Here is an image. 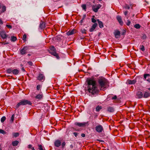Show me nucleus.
<instances>
[{
  "mask_svg": "<svg viewBox=\"0 0 150 150\" xmlns=\"http://www.w3.org/2000/svg\"><path fill=\"white\" fill-rule=\"evenodd\" d=\"M86 81L87 83L88 91L89 92L94 94H97L99 91L96 86V82L93 79H87Z\"/></svg>",
  "mask_w": 150,
  "mask_h": 150,
  "instance_id": "f257e3e1",
  "label": "nucleus"
},
{
  "mask_svg": "<svg viewBox=\"0 0 150 150\" xmlns=\"http://www.w3.org/2000/svg\"><path fill=\"white\" fill-rule=\"evenodd\" d=\"M99 86L100 90L104 91L109 86V83L108 80L104 78L99 79L98 81Z\"/></svg>",
  "mask_w": 150,
  "mask_h": 150,
  "instance_id": "f03ea898",
  "label": "nucleus"
},
{
  "mask_svg": "<svg viewBox=\"0 0 150 150\" xmlns=\"http://www.w3.org/2000/svg\"><path fill=\"white\" fill-rule=\"evenodd\" d=\"M49 49L50 50H48V51L51 55L55 56L58 59H59L58 54L56 52V49L54 46H51Z\"/></svg>",
  "mask_w": 150,
  "mask_h": 150,
  "instance_id": "7ed1b4c3",
  "label": "nucleus"
},
{
  "mask_svg": "<svg viewBox=\"0 0 150 150\" xmlns=\"http://www.w3.org/2000/svg\"><path fill=\"white\" fill-rule=\"evenodd\" d=\"M32 104V103L30 101L27 100H22L18 103L16 106L15 109L18 108L21 105H25L27 104L31 105Z\"/></svg>",
  "mask_w": 150,
  "mask_h": 150,
  "instance_id": "20e7f679",
  "label": "nucleus"
},
{
  "mask_svg": "<svg viewBox=\"0 0 150 150\" xmlns=\"http://www.w3.org/2000/svg\"><path fill=\"white\" fill-rule=\"evenodd\" d=\"M101 7V5L100 4L97 5H93L92 6V9L93 11L97 12L98 10Z\"/></svg>",
  "mask_w": 150,
  "mask_h": 150,
  "instance_id": "39448f33",
  "label": "nucleus"
},
{
  "mask_svg": "<svg viewBox=\"0 0 150 150\" xmlns=\"http://www.w3.org/2000/svg\"><path fill=\"white\" fill-rule=\"evenodd\" d=\"M95 129L96 132L99 133L101 132L103 129L102 126L101 125H99L97 126Z\"/></svg>",
  "mask_w": 150,
  "mask_h": 150,
  "instance_id": "423d86ee",
  "label": "nucleus"
},
{
  "mask_svg": "<svg viewBox=\"0 0 150 150\" xmlns=\"http://www.w3.org/2000/svg\"><path fill=\"white\" fill-rule=\"evenodd\" d=\"M37 79L39 81H43L45 79V76L42 74H40L37 77Z\"/></svg>",
  "mask_w": 150,
  "mask_h": 150,
  "instance_id": "0eeeda50",
  "label": "nucleus"
},
{
  "mask_svg": "<svg viewBox=\"0 0 150 150\" xmlns=\"http://www.w3.org/2000/svg\"><path fill=\"white\" fill-rule=\"evenodd\" d=\"M61 144V142L60 140L57 139L54 142V145L56 147H59Z\"/></svg>",
  "mask_w": 150,
  "mask_h": 150,
  "instance_id": "6e6552de",
  "label": "nucleus"
},
{
  "mask_svg": "<svg viewBox=\"0 0 150 150\" xmlns=\"http://www.w3.org/2000/svg\"><path fill=\"white\" fill-rule=\"evenodd\" d=\"M136 98H141L143 97V93L140 91H138L136 94Z\"/></svg>",
  "mask_w": 150,
  "mask_h": 150,
  "instance_id": "1a4fd4ad",
  "label": "nucleus"
},
{
  "mask_svg": "<svg viewBox=\"0 0 150 150\" xmlns=\"http://www.w3.org/2000/svg\"><path fill=\"white\" fill-rule=\"evenodd\" d=\"M87 123L88 122H84L83 123L76 122L75 125L80 127H84L87 124Z\"/></svg>",
  "mask_w": 150,
  "mask_h": 150,
  "instance_id": "9d476101",
  "label": "nucleus"
},
{
  "mask_svg": "<svg viewBox=\"0 0 150 150\" xmlns=\"http://www.w3.org/2000/svg\"><path fill=\"white\" fill-rule=\"evenodd\" d=\"M28 48L27 47H24L20 50V52L21 54L22 55H23L25 54L26 53V51L28 50Z\"/></svg>",
  "mask_w": 150,
  "mask_h": 150,
  "instance_id": "9b49d317",
  "label": "nucleus"
},
{
  "mask_svg": "<svg viewBox=\"0 0 150 150\" xmlns=\"http://www.w3.org/2000/svg\"><path fill=\"white\" fill-rule=\"evenodd\" d=\"M76 30L75 29L70 30L67 33V34L68 35H71L75 34L76 32Z\"/></svg>",
  "mask_w": 150,
  "mask_h": 150,
  "instance_id": "f8f14e48",
  "label": "nucleus"
},
{
  "mask_svg": "<svg viewBox=\"0 0 150 150\" xmlns=\"http://www.w3.org/2000/svg\"><path fill=\"white\" fill-rule=\"evenodd\" d=\"M136 82L135 80H131L130 79H128L127 80L126 83L129 84H135Z\"/></svg>",
  "mask_w": 150,
  "mask_h": 150,
  "instance_id": "ddd939ff",
  "label": "nucleus"
},
{
  "mask_svg": "<svg viewBox=\"0 0 150 150\" xmlns=\"http://www.w3.org/2000/svg\"><path fill=\"white\" fill-rule=\"evenodd\" d=\"M114 34L116 38H118L120 36V31L116 30L115 31Z\"/></svg>",
  "mask_w": 150,
  "mask_h": 150,
  "instance_id": "4468645a",
  "label": "nucleus"
},
{
  "mask_svg": "<svg viewBox=\"0 0 150 150\" xmlns=\"http://www.w3.org/2000/svg\"><path fill=\"white\" fill-rule=\"evenodd\" d=\"M116 18L120 24L122 25L123 23L121 17L118 16H117Z\"/></svg>",
  "mask_w": 150,
  "mask_h": 150,
  "instance_id": "2eb2a0df",
  "label": "nucleus"
},
{
  "mask_svg": "<svg viewBox=\"0 0 150 150\" xmlns=\"http://www.w3.org/2000/svg\"><path fill=\"white\" fill-rule=\"evenodd\" d=\"M98 25L97 23H94L92 26L91 27L89 30V31L91 32L93 31L96 28Z\"/></svg>",
  "mask_w": 150,
  "mask_h": 150,
  "instance_id": "dca6fc26",
  "label": "nucleus"
},
{
  "mask_svg": "<svg viewBox=\"0 0 150 150\" xmlns=\"http://www.w3.org/2000/svg\"><path fill=\"white\" fill-rule=\"evenodd\" d=\"M0 35L1 37L4 39L6 38L7 37V35L4 31L1 32L0 33Z\"/></svg>",
  "mask_w": 150,
  "mask_h": 150,
  "instance_id": "f3484780",
  "label": "nucleus"
},
{
  "mask_svg": "<svg viewBox=\"0 0 150 150\" xmlns=\"http://www.w3.org/2000/svg\"><path fill=\"white\" fill-rule=\"evenodd\" d=\"M43 95L42 93L41 92L40 94L37 95L35 97V98L36 99L38 100H40L42 98Z\"/></svg>",
  "mask_w": 150,
  "mask_h": 150,
  "instance_id": "a211bd4d",
  "label": "nucleus"
},
{
  "mask_svg": "<svg viewBox=\"0 0 150 150\" xmlns=\"http://www.w3.org/2000/svg\"><path fill=\"white\" fill-rule=\"evenodd\" d=\"M150 96V93L148 92H145L144 93L143 97L144 98H147Z\"/></svg>",
  "mask_w": 150,
  "mask_h": 150,
  "instance_id": "6ab92c4d",
  "label": "nucleus"
},
{
  "mask_svg": "<svg viewBox=\"0 0 150 150\" xmlns=\"http://www.w3.org/2000/svg\"><path fill=\"white\" fill-rule=\"evenodd\" d=\"M150 76V75L149 74H145L144 75V78L145 79V80H146L147 81H150V79H149L148 78V79H147V77H149Z\"/></svg>",
  "mask_w": 150,
  "mask_h": 150,
  "instance_id": "aec40b11",
  "label": "nucleus"
},
{
  "mask_svg": "<svg viewBox=\"0 0 150 150\" xmlns=\"http://www.w3.org/2000/svg\"><path fill=\"white\" fill-rule=\"evenodd\" d=\"M97 21H98L99 27L100 28H103L104 26L103 22L100 21L99 19L97 20Z\"/></svg>",
  "mask_w": 150,
  "mask_h": 150,
  "instance_id": "412c9836",
  "label": "nucleus"
},
{
  "mask_svg": "<svg viewBox=\"0 0 150 150\" xmlns=\"http://www.w3.org/2000/svg\"><path fill=\"white\" fill-rule=\"evenodd\" d=\"M107 111L110 112H112L114 111V108L112 107H108L107 108Z\"/></svg>",
  "mask_w": 150,
  "mask_h": 150,
  "instance_id": "4be33fe9",
  "label": "nucleus"
},
{
  "mask_svg": "<svg viewBox=\"0 0 150 150\" xmlns=\"http://www.w3.org/2000/svg\"><path fill=\"white\" fill-rule=\"evenodd\" d=\"M46 27L45 24V23L42 22L40 25V27L41 29L45 28Z\"/></svg>",
  "mask_w": 150,
  "mask_h": 150,
  "instance_id": "5701e85b",
  "label": "nucleus"
},
{
  "mask_svg": "<svg viewBox=\"0 0 150 150\" xmlns=\"http://www.w3.org/2000/svg\"><path fill=\"white\" fill-rule=\"evenodd\" d=\"M102 107L101 106L98 105L96 108V110L97 112H99L102 109Z\"/></svg>",
  "mask_w": 150,
  "mask_h": 150,
  "instance_id": "b1692460",
  "label": "nucleus"
},
{
  "mask_svg": "<svg viewBox=\"0 0 150 150\" xmlns=\"http://www.w3.org/2000/svg\"><path fill=\"white\" fill-rule=\"evenodd\" d=\"M19 70L17 69H14L13 70L12 73L15 75H17L19 73Z\"/></svg>",
  "mask_w": 150,
  "mask_h": 150,
  "instance_id": "393cba45",
  "label": "nucleus"
},
{
  "mask_svg": "<svg viewBox=\"0 0 150 150\" xmlns=\"http://www.w3.org/2000/svg\"><path fill=\"white\" fill-rule=\"evenodd\" d=\"M19 143L18 141L16 140L12 142V144L13 146H17Z\"/></svg>",
  "mask_w": 150,
  "mask_h": 150,
  "instance_id": "a878e982",
  "label": "nucleus"
},
{
  "mask_svg": "<svg viewBox=\"0 0 150 150\" xmlns=\"http://www.w3.org/2000/svg\"><path fill=\"white\" fill-rule=\"evenodd\" d=\"M38 149L39 150H43L44 147L41 144H38Z\"/></svg>",
  "mask_w": 150,
  "mask_h": 150,
  "instance_id": "bb28decb",
  "label": "nucleus"
},
{
  "mask_svg": "<svg viewBox=\"0 0 150 150\" xmlns=\"http://www.w3.org/2000/svg\"><path fill=\"white\" fill-rule=\"evenodd\" d=\"M140 27L141 26L139 24H137L134 25V27L136 29H139Z\"/></svg>",
  "mask_w": 150,
  "mask_h": 150,
  "instance_id": "cd10ccee",
  "label": "nucleus"
},
{
  "mask_svg": "<svg viewBox=\"0 0 150 150\" xmlns=\"http://www.w3.org/2000/svg\"><path fill=\"white\" fill-rule=\"evenodd\" d=\"M13 70L11 68L8 69L6 71V72L8 74H10L12 72Z\"/></svg>",
  "mask_w": 150,
  "mask_h": 150,
  "instance_id": "c85d7f7f",
  "label": "nucleus"
},
{
  "mask_svg": "<svg viewBox=\"0 0 150 150\" xmlns=\"http://www.w3.org/2000/svg\"><path fill=\"white\" fill-rule=\"evenodd\" d=\"M28 147L29 149H31L32 150H35L34 147H32V145L29 144L28 145Z\"/></svg>",
  "mask_w": 150,
  "mask_h": 150,
  "instance_id": "c756f323",
  "label": "nucleus"
},
{
  "mask_svg": "<svg viewBox=\"0 0 150 150\" xmlns=\"http://www.w3.org/2000/svg\"><path fill=\"white\" fill-rule=\"evenodd\" d=\"M17 40L16 37L13 36L11 37V40L12 41H15Z\"/></svg>",
  "mask_w": 150,
  "mask_h": 150,
  "instance_id": "7c9ffc66",
  "label": "nucleus"
},
{
  "mask_svg": "<svg viewBox=\"0 0 150 150\" xmlns=\"http://www.w3.org/2000/svg\"><path fill=\"white\" fill-rule=\"evenodd\" d=\"M6 117H5V116L2 117L1 118V122L2 123L3 122L5 121V120H6Z\"/></svg>",
  "mask_w": 150,
  "mask_h": 150,
  "instance_id": "2f4dec72",
  "label": "nucleus"
},
{
  "mask_svg": "<svg viewBox=\"0 0 150 150\" xmlns=\"http://www.w3.org/2000/svg\"><path fill=\"white\" fill-rule=\"evenodd\" d=\"M81 7L83 10H85V11H86V4H83L82 5H81Z\"/></svg>",
  "mask_w": 150,
  "mask_h": 150,
  "instance_id": "473e14b6",
  "label": "nucleus"
},
{
  "mask_svg": "<svg viewBox=\"0 0 150 150\" xmlns=\"http://www.w3.org/2000/svg\"><path fill=\"white\" fill-rule=\"evenodd\" d=\"M27 38V35L26 34H24L23 36L22 39L24 41H26V39Z\"/></svg>",
  "mask_w": 150,
  "mask_h": 150,
  "instance_id": "72a5a7b5",
  "label": "nucleus"
},
{
  "mask_svg": "<svg viewBox=\"0 0 150 150\" xmlns=\"http://www.w3.org/2000/svg\"><path fill=\"white\" fill-rule=\"evenodd\" d=\"M14 115V114H13L11 117L10 121L11 122H13V121Z\"/></svg>",
  "mask_w": 150,
  "mask_h": 150,
  "instance_id": "f704fd0d",
  "label": "nucleus"
},
{
  "mask_svg": "<svg viewBox=\"0 0 150 150\" xmlns=\"http://www.w3.org/2000/svg\"><path fill=\"white\" fill-rule=\"evenodd\" d=\"M13 135L15 137H17L19 136V133L18 132L14 133L13 134Z\"/></svg>",
  "mask_w": 150,
  "mask_h": 150,
  "instance_id": "c9c22d12",
  "label": "nucleus"
},
{
  "mask_svg": "<svg viewBox=\"0 0 150 150\" xmlns=\"http://www.w3.org/2000/svg\"><path fill=\"white\" fill-rule=\"evenodd\" d=\"M6 8L5 6H3L2 7V12H4L6 11Z\"/></svg>",
  "mask_w": 150,
  "mask_h": 150,
  "instance_id": "e433bc0d",
  "label": "nucleus"
},
{
  "mask_svg": "<svg viewBox=\"0 0 150 150\" xmlns=\"http://www.w3.org/2000/svg\"><path fill=\"white\" fill-rule=\"evenodd\" d=\"M0 133L3 134H5L6 133V131L2 129H0Z\"/></svg>",
  "mask_w": 150,
  "mask_h": 150,
  "instance_id": "4c0bfd02",
  "label": "nucleus"
},
{
  "mask_svg": "<svg viewBox=\"0 0 150 150\" xmlns=\"http://www.w3.org/2000/svg\"><path fill=\"white\" fill-rule=\"evenodd\" d=\"M41 87V85H38L37 86L36 88L37 90L39 91Z\"/></svg>",
  "mask_w": 150,
  "mask_h": 150,
  "instance_id": "58836bf2",
  "label": "nucleus"
},
{
  "mask_svg": "<svg viewBox=\"0 0 150 150\" xmlns=\"http://www.w3.org/2000/svg\"><path fill=\"white\" fill-rule=\"evenodd\" d=\"M66 143L65 142H62V148H64L65 145Z\"/></svg>",
  "mask_w": 150,
  "mask_h": 150,
  "instance_id": "ea45409f",
  "label": "nucleus"
},
{
  "mask_svg": "<svg viewBox=\"0 0 150 150\" xmlns=\"http://www.w3.org/2000/svg\"><path fill=\"white\" fill-rule=\"evenodd\" d=\"M146 36L145 34L143 35L142 37V38L143 40H145L146 39Z\"/></svg>",
  "mask_w": 150,
  "mask_h": 150,
  "instance_id": "a19ab883",
  "label": "nucleus"
},
{
  "mask_svg": "<svg viewBox=\"0 0 150 150\" xmlns=\"http://www.w3.org/2000/svg\"><path fill=\"white\" fill-rule=\"evenodd\" d=\"M140 49L142 51H144L145 50V47L143 45H142L141 46V48Z\"/></svg>",
  "mask_w": 150,
  "mask_h": 150,
  "instance_id": "79ce46f5",
  "label": "nucleus"
},
{
  "mask_svg": "<svg viewBox=\"0 0 150 150\" xmlns=\"http://www.w3.org/2000/svg\"><path fill=\"white\" fill-rule=\"evenodd\" d=\"M125 8L126 9H129L130 8V7L128 5L126 4Z\"/></svg>",
  "mask_w": 150,
  "mask_h": 150,
  "instance_id": "37998d69",
  "label": "nucleus"
},
{
  "mask_svg": "<svg viewBox=\"0 0 150 150\" xmlns=\"http://www.w3.org/2000/svg\"><path fill=\"white\" fill-rule=\"evenodd\" d=\"M91 21L93 23H95L96 21V20L94 18H91Z\"/></svg>",
  "mask_w": 150,
  "mask_h": 150,
  "instance_id": "c03bdc74",
  "label": "nucleus"
},
{
  "mask_svg": "<svg viewBox=\"0 0 150 150\" xmlns=\"http://www.w3.org/2000/svg\"><path fill=\"white\" fill-rule=\"evenodd\" d=\"M131 23V22L129 20H128L127 21V22L126 23V24L127 25L129 26Z\"/></svg>",
  "mask_w": 150,
  "mask_h": 150,
  "instance_id": "a18cd8bd",
  "label": "nucleus"
},
{
  "mask_svg": "<svg viewBox=\"0 0 150 150\" xmlns=\"http://www.w3.org/2000/svg\"><path fill=\"white\" fill-rule=\"evenodd\" d=\"M28 64L30 66H32L33 65V63L32 62L29 61L28 62Z\"/></svg>",
  "mask_w": 150,
  "mask_h": 150,
  "instance_id": "49530a36",
  "label": "nucleus"
},
{
  "mask_svg": "<svg viewBox=\"0 0 150 150\" xmlns=\"http://www.w3.org/2000/svg\"><path fill=\"white\" fill-rule=\"evenodd\" d=\"M6 26L9 29H11L12 28V26L11 25H6Z\"/></svg>",
  "mask_w": 150,
  "mask_h": 150,
  "instance_id": "de8ad7c7",
  "label": "nucleus"
},
{
  "mask_svg": "<svg viewBox=\"0 0 150 150\" xmlns=\"http://www.w3.org/2000/svg\"><path fill=\"white\" fill-rule=\"evenodd\" d=\"M3 24V21L1 19H0V27Z\"/></svg>",
  "mask_w": 150,
  "mask_h": 150,
  "instance_id": "09e8293b",
  "label": "nucleus"
},
{
  "mask_svg": "<svg viewBox=\"0 0 150 150\" xmlns=\"http://www.w3.org/2000/svg\"><path fill=\"white\" fill-rule=\"evenodd\" d=\"M85 16H85H85H84L83 17V18L82 19V20H81L80 21V23H83V20H84V18H85Z\"/></svg>",
  "mask_w": 150,
  "mask_h": 150,
  "instance_id": "8fccbe9b",
  "label": "nucleus"
},
{
  "mask_svg": "<svg viewBox=\"0 0 150 150\" xmlns=\"http://www.w3.org/2000/svg\"><path fill=\"white\" fill-rule=\"evenodd\" d=\"M117 98V96H114L112 97V100H115Z\"/></svg>",
  "mask_w": 150,
  "mask_h": 150,
  "instance_id": "3c124183",
  "label": "nucleus"
},
{
  "mask_svg": "<svg viewBox=\"0 0 150 150\" xmlns=\"http://www.w3.org/2000/svg\"><path fill=\"white\" fill-rule=\"evenodd\" d=\"M73 134L76 137H77L78 135V133L77 132H74L73 133Z\"/></svg>",
  "mask_w": 150,
  "mask_h": 150,
  "instance_id": "603ef678",
  "label": "nucleus"
},
{
  "mask_svg": "<svg viewBox=\"0 0 150 150\" xmlns=\"http://www.w3.org/2000/svg\"><path fill=\"white\" fill-rule=\"evenodd\" d=\"M128 13V11H126L124 12V14L125 16H126L127 15Z\"/></svg>",
  "mask_w": 150,
  "mask_h": 150,
  "instance_id": "864d4df0",
  "label": "nucleus"
},
{
  "mask_svg": "<svg viewBox=\"0 0 150 150\" xmlns=\"http://www.w3.org/2000/svg\"><path fill=\"white\" fill-rule=\"evenodd\" d=\"M81 136L82 137H85V134L84 133H82L81 134Z\"/></svg>",
  "mask_w": 150,
  "mask_h": 150,
  "instance_id": "5fc2aeb1",
  "label": "nucleus"
},
{
  "mask_svg": "<svg viewBox=\"0 0 150 150\" xmlns=\"http://www.w3.org/2000/svg\"><path fill=\"white\" fill-rule=\"evenodd\" d=\"M82 32L83 33H86V30H84L83 31H82Z\"/></svg>",
  "mask_w": 150,
  "mask_h": 150,
  "instance_id": "6e6d98bb",
  "label": "nucleus"
},
{
  "mask_svg": "<svg viewBox=\"0 0 150 150\" xmlns=\"http://www.w3.org/2000/svg\"><path fill=\"white\" fill-rule=\"evenodd\" d=\"M22 70H23V71H25V69H24V68H22Z\"/></svg>",
  "mask_w": 150,
  "mask_h": 150,
  "instance_id": "4d7b16f0",
  "label": "nucleus"
},
{
  "mask_svg": "<svg viewBox=\"0 0 150 150\" xmlns=\"http://www.w3.org/2000/svg\"><path fill=\"white\" fill-rule=\"evenodd\" d=\"M2 7V4L0 3V8L1 7Z\"/></svg>",
  "mask_w": 150,
  "mask_h": 150,
  "instance_id": "13d9d810",
  "label": "nucleus"
},
{
  "mask_svg": "<svg viewBox=\"0 0 150 150\" xmlns=\"http://www.w3.org/2000/svg\"><path fill=\"white\" fill-rule=\"evenodd\" d=\"M98 140V141H99V142H103V141L102 140Z\"/></svg>",
  "mask_w": 150,
  "mask_h": 150,
  "instance_id": "bf43d9fd",
  "label": "nucleus"
},
{
  "mask_svg": "<svg viewBox=\"0 0 150 150\" xmlns=\"http://www.w3.org/2000/svg\"><path fill=\"white\" fill-rule=\"evenodd\" d=\"M28 56H30V54H28Z\"/></svg>",
  "mask_w": 150,
  "mask_h": 150,
  "instance_id": "052dcab7",
  "label": "nucleus"
},
{
  "mask_svg": "<svg viewBox=\"0 0 150 150\" xmlns=\"http://www.w3.org/2000/svg\"><path fill=\"white\" fill-rule=\"evenodd\" d=\"M148 90H149V91H150V88H148Z\"/></svg>",
  "mask_w": 150,
  "mask_h": 150,
  "instance_id": "680f3d73",
  "label": "nucleus"
},
{
  "mask_svg": "<svg viewBox=\"0 0 150 150\" xmlns=\"http://www.w3.org/2000/svg\"><path fill=\"white\" fill-rule=\"evenodd\" d=\"M71 147H73V146H72V145H71Z\"/></svg>",
  "mask_w": 150,
  "mask_h": 150,
  "instance_id": "e2e57ef3",
  "label": "nucleus"
},
{
  "mask_svg": "<svg viewBox=\"0 0 150 150\" xmlns=\"http://www.w3.org/2000/svg\"><path fill=\"white\" fill-rule=\"evenodd\" d=\"M98 1H102V0H98Z\"/></svg>",
  "mask_w": 150,
  "mask_h": 150,
  "instance_id": "0e129e2a",
  "label": "nucleus"
},
{
  "mask_svg": "<svg viewBox=\"0 0 150 150\" xmlns=\"http://www.w3.org/2000/svg\"><path fill=\"white\" fill-rule=\"evenodd\" d=\"M130 6H132V4H130Z\"/></svg>",
  "mask_w": 150,
  "mask_h": 150,
  "instance_id": "69168bd1",
  "label": "nucleus"
}]
</instances>
